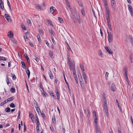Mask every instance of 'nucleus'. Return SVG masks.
<instances>
[{
	"mask_svg": "<svg viewBox=\"0 0 133 133\" xmlns=\"http://www.w3.org/2000/svg\"><path fill=\"white\" fill-rule=\"evenodd\" d=\"M71 13V17L74 20V23L76 22L77 20L78 21L79 23H80L79 21V16L75 9H70Z\"/></svg>",
	"mask_w": 133,
	"mask_h": 133,
	"instance_id": "obj_1",
	"label": "nucleus"
},
{
	"mask_svg": "<svg viewBox=\"0 0 133 133\" xmlns=\"http://www.w3.org/2000/svg\"><path fill=\"white\" fill-rule=\"evenodd\" d=\"M103 98V101L104 103L103 104V110L105 112L106 116L108 117V110L107 109V101L106 97H104Z\"/></svg>",
	"mask_w": 133,
	"mask_h": 133,
	"instance_id": "obj_2",
	"label": "nucleus"
},
{
	"mask_svg": "<svg viewBox=\"0 0 133 133\" xmlns=\"http://www.w3.org/2000/svg\"><path fill=\"white\" fill-rule=\"evenodd\" d=\"M108 35V40L109 43L113 41V34H111V32L110 33L109 32L107 31Z\"/></svg>",
	"mask_w": 133,
	"mask_h": 133,
	"instance_id": "obj_3",
	"label": "nucleus"
},
{
	"mask_svg": "<svg viewBox=\"0 0 133 133\" xmlns=\"http://www.w3.org/2000/svg\"><path fill=\"white\" fill-rule=\"evenodd\" d=\"M69 67L71 70H74L75 69L74 63L73 62L70 64H69Z\"/></svg>",
	"mask_w": 133,
	"mask_h": 133,
	"instance_id": "obj_4",
	"label": "nucleus"
},
{
	"mask_svg": "<svg viewBox=\"0 0 133 133\" xmlns=\"http://www.w3.org/2000/svg\"><path fill=\"white\" fill-rule=\"evenodd\" d=\"M110 88L111 90L113 91H115L116 89L115 86L113 83L112 84L111 87Z\"/></svg>",
	"mask_w": 133,
	"mask_h": 133,
	"instance_id": "obj_5",
	"label": "nucleus"
},
{
	"mask_svg": "<svg viewBox=\"0 0 133 133\" xmlns=\"http://www.w3.org/2000/svg\"><path fill=\"white\" fill-rule=\"evenodd\" d=\"M98 125H95V131L96 133H99V132H101L100 129L98 128Z\"/></svg>",
	"mask_w": 133,
	"mask_h": 133,
	"instance_id": "obj_6",
	"label": "nucleus"
},
{
	"mask_svg": "<svg viewBox=\"0 0 133 133\" xmlns=\"http://www.w3.org/2000/svg\"><path fill=\"white\" fill-rule=\"evenodd\" d=\"M5 17L9 22H11V20L10 19V17L8 14H5Z\"/></svg>",
	"mask_w": 133,
	"mask_h": 133,
	"instance_id": "obj_7",
	"label": "nucleus"
},
{
	"mask_svg": "<svg viewBox=\"0 0 133 133\" xmlns=\"http://www.w3.org/2000/svg\"><path fill=\"white\" fill-rule=\"evenodd\" d=\"M105 49L109 53V54H112L113 53L112 51H111V49H109L108 47H105Z\"/></svg>",
	"mask_w": 133,
	"mask_h": 133,
	"instance_id": "obj_8",
	"label": "nucleus"
},
{
	"mask_svg": "<svg viewBox=\"0 0 133 133\" xmlns=\"http://www.w3.org/2000/svg\"><path fill=\"white\" fill-rule=\"evenodd\" d=\"M26 74L28 75V78H29L30 75V72L29 69H28V68H27V67H26Z\"/></svg>",
	"mask_w": 133,
	"mask_h": 133,
	"instance_id": "obj_9",
	"label": "nucleus"
},
{
	"mask_svg": "<svg viewBox=\"0 0 133 133\" xmlns=\"http://www.w3.org/2000/svg\"><path fill=\"white\" fill-rule=\"evenodd\" d=\"M94 118L95 122V126L96 125H98L97 118L96 117V115H95V116H94Z\"/></svg>",
	"mask_w": 133,
	"mask_h": 133,
	"instance_id": "obj_10",
	"label": "nucleus"
},
{
	"mask_svg": "<svg viewBox=\"0 0 133 133\" xmlns=\"http://www.w3.org/2000/svg\"><path fill=\"white\" fill-rule=\"evenodd\" d=\"M49 93L50 95L51 96H52L53 97V98H54L55 99H56V97L54 95L52 91H51L49 92Z\"/></svg>",
	"mask_w": 133,
	"mask_h": 133,
	"instance_id": "obj_11",
	"label": "nucleus"
},
{
	"mask_svg": "<svg viewBox=\"0 0 133 133\" xmlns=\"http://www.w3.org/2000/svg\"><path fill=\"white\" fill-rule=\"evenodd\" d=\"M8 33L9 34L8 35V36L11 38H12L14 36V34L11 31H9Z\"/></svg>",
	"mask_w": 133,
	"mask_h": 133,
	"instance_id": "obj_12",
	"label": "nucleus"
},
{
	"mask_svg": "<svg viewBox=\"0 0 133 133\" xmlns=\"http://www.w3.org/2000/svg\"><path fill=\"white\" fill-rule=\"evenodd\" d=\"M84 79L85 83V84H87L88 83V80L85 74L84 73Z\"/></svg>",
	"mask_w": 133,
	"mask_h": 133,
	"instance_id": "obj_13",
	"label": "nucleus"
},
{
	"mask_svg": "<svg viewBox=\"0 0 133 133\" xmlns=\"http://www.w3.org/2000/svg\"><path fill=\"white\" fill-rule=\"evenodd\" d=\"M106 14L107 15V16L110 17V13L109 9H106Z\"/></svg>",
	"mask_w": 133,
	"mask_h": 133,
	"instance_id": "obj_14",
	"label": "nucleus"
},
{
	"mask_svg": "<svg viewBox=\"0 0 133 133\" xmlns=\"http://www.w3.org/2000/svg\"><path fill=\"white\" fill-rule=\"evenodd\" d=\"M65 3H66V5L68 7V8H70V3L69 2L68 0H65Z\"/></svg>",
	"mask_w": 133,
	"mask_h": 133,
	"instance_id": "obj_15",
	"label": "nucleus"
},
{
	"mask_svg": "<svg viewBox=\"0 0 133 133\" xmlns=\"http://www.w3.org/2000/svg\"><path fill=\"white\" fill-rule=\"evenodd\" d=\"M0 7L1 8H4L3 3L2 0H0Z\"/></svg>",
	"mask_w": 133,
	"mask_h": 133,
	"instance_id": "obj_16",
	"label": "nucleus"
},
{
	"mask_svg": "<svg viewBox=\"0 0 133 133\" xmlns=\"http://www.w3.org/2000/svg\"><path fill=\"white\" fill-rule=\"evenodd\" d=\"M65 43L66 44V45H67V49H68V50L69 51H70V50H71V52H72V51H71V48L70 47L68 44V42H67L66 41H65Z\"/></svg>",
	"mask_w": 133,
	"mask_h": 133,
	"instance_id": "obj_17",
	"label": "nucleus"
},
{
	"mask_svg": "<svg viewBox=\"0 0 133 133\" xmlns=\"http://www.w3.org/2000/svg\"><path fill=\"white\" fill-rule=\"evenodd\" d=\"M129 38L131 43L132 44H133V38L132 36L131 35H129Z\"/></svg>",
	"mask_w": 133,
	"mask_h": 133,
	"instance_id": "obj_18",
	"label": "nucleus"
},
{
	"mask_svg": "<svg viewBox=\"0 0 133 133\" xmlns=\"http://www.w3.org/2000/svg\"><path fill=\"white\" fill-rule=\"evenodd\" d=\"M46 21L49 25H50L52 26H54V25L52 23V22L50 20L48 19H47Z\"/></svg>",
	"mask_w": 133,
	"mask_h": 133,
	"instance_id": "obj_19",
	"label": "nucleus"
},
{
	"mask_svg": "<svg viewBox=\"0 0 133 133\" xmlns=\"http://www.w3.org/2000/svg\"><path fill=\"white\" fill-rule=\"evenodd\" d=\"M14 99V96H13V97H10V98H8L7 99V102H10V101H11L13 100Z\"/></svg>",
	"mask_w": 133,
	"mask_h": 133,
	"instance_id": "obj_20",
	"label": "nucleus"
},
{
	"mask_svg": "<svg viewBox=\"0 0 133 133\" xmlns=\"http://www.w3.org/2000/svg\"><path fill=\"white\" fill-rule=\"evenodd\" d=\"M51 34V35H52L53 36H54L55 35V33L54 31H53L52 28H51L49 30Z\"/></svg>",
	"mask_w": 133,
	"mask_h": 133,
	"instance_id": "obj_21",
	"label": "nucleus"
},
{
	"mask_svg": "<svg viewBox=\"0 0 133 133\" xmlns=\"http://www.w3.org/2000/svg\"><path fill=\"white\" fill-rule=\"evenodd\" d=\"M50 73H49V76L50 79H52L54 78V76L51 71H50Z\"/></svg>",
	"mask_w": 133,
	"mask_h": 133,
	"instance_id": "obj_22",
	"label": "nucleus"
},
{
	"mask_svg": "<svg viewBox=\"0 0 133 133\" xmlns=\"http://www.w3.org/2000/svg\"><path fill=\"white\" fill-rule=\"evenodd\" d=\"M49 54L50 57L52 58H54L53 53L51 51H49Z\"/></svg>",
	"mask_w": 133,
	"mask_h": 133,
	"instance_id": "obj_23",
	"label": "nucleus"
},
{
	"mask_svg": "<svg viewBox=\"0 0 133 133\" xmlns=\"http://www.w3.org/2000/svg\"><path fill=\"white\" fill-rule=\"evenodd\" d=\"M24 56H25V58L26 59L28 62V63L30 62V60L29 59V57H28V56L26 54H25V55Z\"/></svg>",
	"mask_w": 133,
	"mask_h": 133,
	"instance_id": "obj_24",
	"label": "nucleus"
},
{
	"mask_svg": "<svg viewBox=\"0 0 133 133\" xmlns=\"http://www.w3.org/2000/svg\"><path fill=\"white\" fill-rule=\"evenodd\" d=\"M21 63L22 65V67L23 68H26V66L24 62L22 61Z\"/></svg>",
	"mask_w": 133,
	"mask_h": 133,
	"instance_id": "obj_25",
	"label": "nucleus"
},
{
	"mask_svg": "<svg viewBox=\"0 0 133 133\" xmlns=\"http://www.w3.org/2000/svg\"><path fill=\"white\" fill-rule=\"evenodd\" d=\"M130 13L132 16L133 15V9H128Z\"/></svg>",
	"mask_w": 133,
	"mask_h": 133,
	"instance_id": "obj_26",
	"label": "nucleus"
},
{
	"mask_svg": "<svg viewBox=\"0 0 133 133\" xmlns=\"http://www.w3.org/2000/svg\"><path fill=\"white\" fill-rule=\"evenodd\" d=\"M105 8H107V0H103Z\"/></svg>",
	"mask_w": 133,
	"mask_h": 133,
	"instance_id": "obj_27",
	"label": "nucleus"
},
{
	"mask_svg": "<svg viewBox=\"0 0 133 133\" xmlns=\"http://www.w3.org/2000/svg\"><path fill=\"white\" fill-rule=\"evenodd\" d=\"M10 110V109L9 107H7L5 109V111L7 112H9Z\"/></svg>",
	"mask_w": 133,
	"mask_h": 133,
	"instance_id": "obj_28",
	"label": "nucleus"
},
{
	"mask_svg": "<svg viewBox=\"0 0 133 133\" xmlns=\"http://www.w3.org/2000/svg\"><path fill=\"white\" fill-rule=\"evenodd\" d=\"M79 79L81 87L83 89V83H82V79H80L79 78Z\"/></svg>",
	"mask_w": 133,
	"mask_h": 133,
	"instance_id": "obj_29",
	"label": "nucleus"
},
{
	"mask_svg": "<svg viewBox=\"0 0 133 133\" xmlns=\"http://www.w3.org/2000/svg\"><path fill=\"white\" fill-rule=\"evenodd\" d=\"M52 119L53 123H56V119L54 115L52 117Z\"/></svg>",
	"mask_w": 133,
	"mask_h": 133,
	"instance_id": "obj_30",
	"label": "nucleus"
},
{
	"mask_svg": "<svg viewBox=\"0 0 133 133\" xmlns=\"http://www.w3.org/2000/svg\"><path fill=\"white\" fill-rule=\"evenodd\" d=\"M111 3L112 4V6H113V7L114 8L115 7V6L116 5L115 4V2L114 0H111Z\"/></svg>",
	"mask_w": 133,
	"mask_h": 133,
	"instance_id": "obj_31",
	"label": "nucleus"
},
{
	"mask_svg": "<svg viewBox=\"0 0 133 133\" xmlns=\"http://www.w3.org/2000/svg\"><path fill=\"white\" fill-rule=\"evenodd\" d=\"M15 89L14 88L12 87L10 89V91L12 93H14L15 92Z\"/></svg>",
	"mask_w": 133,
	"mask_h": 133,
	"instance_id": "obj_32",
	"label": "nucleus"
},
{
	"mask_svg": "<svg viewBox=\"0 0 133 133\" xmlns=\"http://www.w3.org/2000/svg\"><path fill=\"white\" fill-rule=\"evenodd\" d=\"M43 92L42 93V94L44 96L46 97L47 96V94L45 93V92L44 91V90H43Z\"/></svg>",
	"mask_w": 133,
	"mask_h": 133,
	"instance_id": "obj_33",
	"label": "nucleus"
},
{
	"mask_svg": "<svg viewBox=\"0 0 133 133\" xmlns=\"http://www.w3.org/2000/svg\"><path fill=\"white\" fill-rule=\"evenodd\" d=\"M15 107L16 105L12 103H11L10 105V107L11 108H14Z\"/></svg>",
	"mask_w": 133,
	"mask_h": 133,
	"instance_id": "obj_34",
	"label": "nucleus"
},
{
	"mask_svg": "<svg viewBox=\"0 0 133 133\" xmlns=\"http://www.w3.org/2000/svg\"><path fill=\"white\" fill-rule=\"evenodd\" d=\"M7 102V101H6V100H5L2 103L0 104V106H2L3 105H4V104H5Z\"/></svg>",
	"mask_w": 133,
	"mask_h": 133,
	"instance_id": "obj_35",
	"label": "nucleus"
},
{
	"mask_svg": "<svg viewBox=\"0 0 133 133\" xmlns=\"http://www.w3.org/2000/svg\"><path fill=\"white\" fill-rule=\"evenodd\" d=\"M11 75L12 76V79L14 80H16V77L15 75L11 73Z\"/></svg>",
	"mask_w": 133,
	"mask_h": 133,
	"instance_id": "obj_36",
	"label": "nucleus"
},
{
	"mask_svg": "<svg viewBox=\"0 0 133 133\" xmlns=\"http://www.w3.org/2000/svg\"><path fill=\"white\" fill-rule=\"evenodd\" d=\"M6 57H4L1 56V61H6Z\"/></svg>",
	"mask_w": 133,
	"mask_h": 133,
	"instance_id": "obj_37",
	"label": "nucleus"
},
{
	"mask_svg": "<svg viewBox=\"0 0 133 133\" xmlns=\"http://www.w3.org/2000/svg\"><path fill=\"white\" fill-rule=\"evenodd\" d=\"M51 38L52 41L53 43L55 45L56 44V42H55L54 39L53 37H51Z\"/></svg>",
	"mask_w": 133,
	"mask_h": 133,
	"instance_id": "obj_38",
	"label": "nucleus"
},
{
	"mask_svg": "<svg viewBox=\"0 0 133 133\" xmlns=\"http://www.w3.org/2000/svg\"><path fill=\"white\" fill-rule=\"evenodd\" d=\"M78 2L79 5L80 6H82L83 4L81 2L80 0H78Z\"/></svg>",
	"mask_w": 133,
	"mask_h": 133,
	"instance_id": "obj_39",
	"label": "nucleus"
},
{
	"mask_svg": "<svg viewBox=\"0 0 133 133\" xmlns=\"http://www.w3.org/2000/svg\"><path fill=\"white\" fill-rule=\"evenodd\" d=\"M102 54L103 53L102 51L101 50H99V51L98 55L99 56L102 57Z\"/></svg>",
	"mask_w": 133,
	"mask_h": 133,
	"instance_id": "obj_40",
	"label": "nucleus"
},
{
	"mask_svg": "<svg viewBox=\"0 0 133 133\" xmlns=\"http://www.w3.org/2000/svg\"><path fill=\"white\" fill-rule=\"evenodd\" d=\"M58 20L59 22L60 23H62V21H63V20L60 17H58Z\"/></svg>",
	"mask_w": 133,
	"mask_h": 133,
	"instance_id": "obj_41",
	"label": "nucleus"
},
{
	"mask_svg": "<svg viewBox=\"0 0 133 133\" xmlns=\"http://www.w3.org/2000/svg\"><path fill=\"white\" fill-rule=\"evenodd\" d=\"M55 92L56 94L59 93L58 90L57 89V87H55Z\"/></svg>",
	"mask_w": 133,
	"mask_h": 133,
	"instance_id": "obj_42",
	"label": "nucleus"
},
{
	"mask_svg": "<svg viewBox=\"0 0 133 133\" xmlns=\"http://www.w3.org/2000/svg\"><path fill=\"white\" fill-rule=\"evenodd\" d=\"M65 82H66V84H67V86H68V88L69 90H70V89L69 87V84L67 82L66 79H65Z\"/></svg>",
	"mask_w": 133,
	"mask_h": 133,
	"instance_id": "obj_43",
	"label": "nucleus"
},
{
	"mask_svg": "<svg viewBox=\"0 0 133 133\" xmlns=\"http://www.w3.org/2000/svg\"><path fill=\"white\" fill-rule=\"evenodd\" d=\"M33 116H34V115H33V114L32 113H30V112L29 113V117L31 118L34 117Z\"/></svg>",
	"mask_w": 133,
	"mask_h": 133,
	"instance_id": "obj_44",
	"label": "nucleus"
},
{
	"mask_svg": "<svg viewBox=\"0 0 133 133\" xmlns=\"http://www.w3.org/2000/svg\"><path fill=\"white\" fill-rule=\"evenodd\" d=\"M26 130V127L25 125V123H24V130L23 131L24 132H25Z\"/></svg>",
	"mask_w": 133,
	"mask_h": 133,
	"instance_id": "obj_45",
	"label": "nucleus"
},
{
	"mask_svg": "<svg viewBox=\"0 0 133 133\" xmlns=\"http://www.w3.org/2000/svg\"><path fill=\"white\" fill-rule=\"evenodd\" d=\"M39 131V126H36V132L37 133H38Z\"/></svg>",
	"mask_w": 133,
	"mask_h": 133,
	"instance_id": "obj_46",
	"label": "nucleus"
},
{
	"mask_svg": "<svg viewBox=\"0 0 133 133\" xmlns=\"http://www.w3.org/2000/svg\"><path fill=\"white\" fill-rule=\"evenodd\" d=\"M7 4L8 5L9 7V8H11V5L10 4V3H9V1L8 0H7Z\"/></svg>",
	"mask_w": 133,
	"mask_h": 133,
	"instance_id": "obj_47",
	"label": "nucleus"
},
{
	"mask_svg": "<svg viewBox=\"0 0 133 133\" xmlns=\"http://www.w3.org/2000/svg\"><path fill=\"white\" fill-rule=\"evenodd\" d=\"M41 113L42 116L43 117V118H45V116L44 113H42L41 112Z\"/></svg>",
	"mask_w": 133,
	"mask_h": 133,
	"instance_id": "obj_48",
	"label": "nucleus"
},
{
	"mask_svg": "<svg viewBox=\"0 0 133 133\" xmlns=\"http://www.w3.org/2000/svg\"><path fill=\"white\" fill-rule=\"evenodd\" d=\"M80 66L82 72H83V65L82 64H80Z\"/></svg>",
	"mask_w": 133,
	"mask_h": 133,
	"instance_id": "obj_49",
	"label": "nucleus"
},
{
	"mask_svg": "<svg viewBox=\"0 0 133 133\" xmlns=\"http://www.w3.org/2000/svg\"><path fill=\"white\" fill-rule=\"evenodd\" d=\"M50 11L51 13L53 14V13L54 12L55 10H54V9H50Z\"/></svg>",
	"mask_w": 133,
	"mask_h": 133,
	"instance_id": "obj_50",
	"label": "nucleus"
},
{
	"mask_svg": "<svg viewBox=\"0 0 133 133\" xmlns=\"http://www.w3.org/2000/svg\"><path fill=\"white\" fill-rule=\"evenodd\" d=\"M45 44H46V45L49 47H50V45H49V43L47 41H45Z\"/></svg>",
	"mask_w": 133,
	"mask_h": 133,
	"instance_id": "obj_51",
	"label": "nucleus"
},
{
	"mask_svg": "<svg viewBox=\"0 0 133 133\" xmlns=\"http://www.w3.org/2000/svg\"><path fill=\"white\" fill-rule=\"evenodd\" d=\"M11 40L14 43L16 44V42L14 39H12Z\"/></svg>",
	"mask_w": 133,
	"mask_h": 133,
	"instance_id": "obj_52",
	"label": "nucleus"
},
{
	"mask_svg": "<svg viewBox=\"0 0 133 133\" xmlns=\"http://www.w3.org/2000/svg\"><path fill=\"white\" fill-rule=\"evenodd\" d=\"M38 113V114L39 115V112H41L40 109L39 108L38 109H36Z\"/></svg>",
	"mask_w": 133,
	"mask_h": 133,
	"instance_id": "obj_53",
	"label": "nucleus"
},
{
	"mask_svg": "<svg viewBox=\"0 0 133 133\" xmlns=\"http://www.w3.org/2000/svg\"><path fill=\"white\" fill-rule=\"evenodd\" d=\"M107 23L108 26L111 25L110 21H107Z\"/></svg>",
	"mask_w": 133,
	"mask_h": 133,
	"instance_id": "obj_54",
	"label": "nucleus"
},
{
	"mask_svg": "<svg viewBox=\"0 0 133 133\" xmlns=\"http://www.w3.org/2000/svg\"><path fill=\"white\" fill-rule=\"evenodd\" d=\"M21 27L22 28V29L23 30H24L25 29V26L23 25H21Z\"/></svg>",
	"mask_w": 133,
	"mask_h": 133,
	"instance_id": "obj_55",
	"label": "nucleus"
},
{
	"mask_svg": "<svg viewBox=\"0 0 133 133\" xmlns=\"http://www.w3.org/2000/svg\"><path fill=\"white\" fill-rule=\"evenodd\" d=\"M129 59L131 61V63H132V58L131 55L129 56Z\"/></svg>",
	"mask_w": 133,
	"mask_h": 133,
	"instance_id": "obj_56",
	"label": "nucleus"
},
{
	"mask_svg": "<svg viewBox=\"0 0 133 133\" xmlns=\"http://www.w3.org/2000/svg\"><path fill=\"white\" fill-rule=\"evenodd\" d=\"M73 74L74 75H76V71L75 69H74V70H73Z\"/></svg>",
	"mask_w": 133,
	"mask_h": 133,
	"instance_id": "obj_57",
	"label": "nucleus"
},
{
	"mask_svg": "<svg viewBox=\"0 0 133 133\" xmlns=\"http://www.w3.org/2000/svg\"><path fill=\"white\" fill-rule=\"evenodd\" d=\"M36 6L37 8H39V9L41 8V6L40 5H39L38 4L36 5Z\"/></svg>",
	"mask_w": 133,
	"mask_h": 133,
	"instance_id": "obj_58",
	"label": "nucleus"
},
{
	"mask_svg": "<svg viewBox=\"0 0 133 133\" xmlns=\"http://www.w3.org/2000/svg\"><path fill=\"white\" fill-rule=\"evenodd\" d=\"M92 11L93 12V14L94 15V17H95L96 18V15H95V11L93 9H92Z\"/></svg>",
	"mask_w": 133,
	"mask_h": 133,
	"instance_id": "obj_59",
	"label": "nucleus"
},
{
	"mask_svg": "<svg viewBox=\"0 0 133 133\" xmlns=\"http://www.w3.org/2000/svg\"><path fill=\"white\" fill-rule=\"evenodd\" d=\"M40 125V123L39 121H38L36 123V126H39Z\"/></svg>",
	"mask_w": 133,
	"mask_h": 133,
	"instance_id": "obj_60",
	"label": "nucleus"
},
{
	"mask_svg": "<svg viewBox=\"0 0 133 133\" xmlns=\"http://www.w3.org/2000/svg\"><path fill=\"white\" fill-rule=\"evenodd\" d=\"M29 44L30 46H31V47L34 46V45L32 43H31V42H29Z\"/></svg>",
	"mask_w": 133,
	"mask_h": 133,
	"instance_id": "obj_61",
	"label": "nucleus"
},
{
	"mask_svg": "<svg viewBox=\"0 0 133 133\" xmlns=\"http://www.w3.org/2000/svg\"><path fill=\"white\" fill-rule=\"evenodd\" d=\"M35 59L36 60V61L37 62H38L39 61V58L35 56Z\"/></svg>",
	"mask_w": 133,
	"mask_h": 133,
	"instance_id": "obj_62",
	"label": "nucleus"
},
{
	"mask_svg": "<svg viewBox=\"0 0 133 133\" xmlns=\"http://www.w3.org/2000/svg\"><path fill=\"white\" fill-rule=\"evenodd\" d=\"M110 17H109V16H107V17L106 20H107V21H110Z\"/></svg>",
	"mask_w": 133,
	"mask_h": 133,
	"instance_id": "obj_63",
	"label": "nucleus"
},
{
	"mask_svg": "<svg viewBox=\"0 0 133 133\" xmlns=\"http://www.w3.org/2000/svg\"><path fill=\"white\" fill-rule=\"evenodd\" d=\"M24 38L25 39V41H26V39L27 40V39H28V38H27V36H26V35L25 36H24Z\"/></svg>",
	"mask_w": 133,
	"mask_h": 133,
	"instance_id": "obj_64",
	"label": "nucleus"
}]
</instances>
